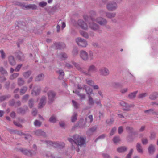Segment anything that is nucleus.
I'll return each mask as SVG.
<instances>
[{
  "instance_id": "obj_27",
  "label": "nucleus",
  "mask_w": 158,
  "mask_h": 158,
  "mask_svg": "<svg viewBox=\"0 0 158 158\" xmlns=\"http://www.w3.org/2000/svg\"><path fill=\"white\" fill-rule=\"evenodd\" d=\"M75 93L80 97L81 99L82 100L85 99V94H80L77 91H75Z\"/></svg>"
},
{
  "instance_id": "obj_39",
  "label": "nucleus",
  "mask_w": 158,
  "mask_h": 158,
  "mask_svg": "<svg viewBox=\"0 0 158 158\" xmlns=\"http://www.w3.org/2000/svg\"><path fill=\"white\" fill-rule=\"evenodd\" d=\"M34 124L35 126L40 127L41 124V123L36 120L34 122Z\"/></svg>"
},
{
  "instance_id": "obj_26",
  "label": "nucleus",
  "mask_w": 158,
  "mask_h": 158,
  "mask_svg": "<svg viewBox=\"0 0 158 158\" xmlns=\"http://www.w3.org/2000/svg\"><path fill=\"white\" fill-rule=\"evenodd\" d=\"M35 133L38 135H44L45 133L40 129L36 131Z\"/></svg>"
},
{
  "instance_id": "obj_22",
  "label": "nucleus",
  "mask_w": 158,
  "mask_h": 158,
  "mask_svg": "<svg viewBox=\"0 0 158 158\" xmlns=\"http://www.w3.org/2000/svg\"><path fill=\"white\" fill-rule=\"evenodd\" d=\"M158 97V94L157 92H155L151 95L150 96V98L154 100L156 99Z\"/></svg>"
},
{
  "instance_id": "obj_56",
  "label": "nucleus",
  "mask_w": 158,
  "mask_h": 158,
  "mask_svg": "<svg viewBox=\"0 0 158 158\" xmlns=\"http://www.w3.org/2000/svg\"><path fill=\"white\" fill-rule=\"evenodd\" d=\"M102 156L104 158H110V156L107 154L103 153L102 154Z\"/></svg>"
},
{
  "instance_id": "obj_7",
  "label": "nucleus",
  "mask_w": 158,
  "mask_h": 158,
  "mask_svg": "<svg viewBox=\"0 0 158 158\" xmlns=\"http://www.w3.org/2000/svg\"><path fill=\"white\" fill-rule=\"evenodd\" d=\"M97 69L96 67L94 65H91L88 68V72L87 73H85L86 75H90L91 73H93L97 71Z\"/></svg>"
},
{
  "instance_id": "obj_4",
  "label": "nucleus",
  "mask_w": 158,
  "mask_h": 158,
  "mask_svg": "<svg viewBox=\"0 0 158 158\" xmlns=\"http://www.w3.org/2000/svg\"><path fill=\"white\" fill-rule=\"evenodd\" d=\"M76 41L78 45L81 47H86L87 45V41L81 38H77L76 40Z\"/></svg>"
},
{
  "instance_id": "obj_25",
  "label": "nucleus",
  "mask_w": 158,
  "mask_h": 158,
  "mask_svg": "<svg viewBox=\"0 0 158 158\" xmlns=\"http://www.w3.org/2000/svg\"><path fill=\"white\" fill-rule=\"evenodd\" d=\"M24 81L22 78H19L18 79V84L19 86L22 85L24 83Z\"/></svg>"
},
{
  "instance_id": "obj_1",
  "label": "nucleus",
  "mask_w": 158,
  "mask_h": 158,
  "mask_svg": "<svg viewBox=\"0 0 158 158\" xmlns=\"http://www.w3.org/2000/svg\"><path fill=\"white\" fill-rule=\"evenodd\" d=\"M96 14L93 12V14L89 19V27L92 30L99 32L98 26L94 22L95 21L101 25H105L107 23V21L105 19L102 17H98L95 20Z\"/></svg>"
},
{
  "instance_id": "obj_45",
  "label": "nucleus",
  "mask_w": 158,
  "mask_h": 158,
  "mask_svg": "<svg viewBox=\"0 0 158 158\" xmlns=\"http://www.w3.org/2000/svg\"><path fill=\"white\" fill-rule=\"evenodd\" d=\"M133 152V149H131L130 150L129 154L128 155H127V156L126 158H130L131 156V155L132 154Z\"/></svg>"
},
{
  "instance_id": "obj_11",
  "label": "nucleus",
  "mask_w": 158,
  "mask_h": 158,
  "mask_svg": "<svg viewBox=\"0 0 158 158\" xmlns=\"http://www.w3.org/2000/svg\"><path fill=\"white\" fill-rule=\"evenodd\" d=\"M107 7L109 10H113L116 8L117 5L115 3L110 2L107 4Z\"/></svg>"
},
{
  "instance_id": "obj_52",
  "label": "nucleus",
  "mask_w": 158,
  "mask_h": 158,
  "mask_svg": "<svg viewBox=\"0 0 158 158\" xmlns=\"http://www.w3.org/2000/svg\"><path fill=\"white\" fill-rule=\"evenodd\" d=\"M123 128L122 127H119L118 129V133L119 134H120L123 132Z\"/></svg>"
},
{
  "instance_id": "obj_32",
  "label": "nucleus",
  "mask_w": 158,
  "mask_h": 158,
  "mask_svg": "<svg viewBox=\"0 0 158 158\" xmlns=\"http://www.w3.org/2000/svg\"><path fill=\"white\" fill-rule=\"evenodd\" d=\"M31 73L30 71H28L27 72L24 73L23 74V76L26 78H27L31 74Z\"/></svg>"
},
{
  "instance_id": "obj_38",
  "label": "nucleus",
  "mask_w": 158,
  "mask_h": 158,
  "mask_svg": "<svg viewBox=\"0 0 158 158\" xmlns=\"http://www.w3.org/2000/svg\"><path fill=\"white\" fill-rule=\"evenodd\" d=\"M19 74L18 73H14L10 76V78L11 79H14L16 78L19 76Z\"/></svg>"
},
{
  "instance_id": "obj_37",
  "label": "nucleus",
  "mask_w": 158,
  "mask_h": 158,
  "mask_svg": "<svg viewBox=\"0 0 158 158\" xmlns=\"http://www.w3.org/2000/svg\"><path fill=\"white\" fill-rule=\"evenodd\" d=\"M27 88L25 87H23L20 91V94H24L27 90Z\"/></svg>"
},
{
  "instance_id": "obj_23",
  "label": "nucleus",
  "mask_w": 158,
  "mask_h": 158,
  "mask_svg": "<svg viewBox=\"0 0 158 158\" xmlns=\"http://www.w3.org/2000/svg\"><path fill=\"white\" fill-rule=\"evenodd\" d=\"M137 150L138 152L140 153H142L143 151L141 146L140 144L138 143L136 145Z\"/></svg>"
},
{
  "instance_id": "obj_42",
  "label": "nucleus",
  "mask_w": 158,
  "mask_h": 158,
  "mask_svg": "<svg viewBox=\"0 0 158 158\" xmlns=\"http://www.w3.org/2000/svg\"><path fill=\"white\" fill-rule=\"evenodd\" d=\"M47 4V3L44 2H40L39 3V5L41 7H44L46 6Z\"/></svg>"
},
{
  "instance_id": "obj_46",
  "label": "nucleus",
  "mask_w": 158,
  "mask_h": 158,
  "mask_svg": "<svg viewBox=\"0 0 158 158\" xmlns=\"http://www.w3.org/2000/svg\"><path fill=\"white\" fill-rule=\"evenodd\" d=\"M116 129L115 127L113 128L110 133V135H113L115 133V132L116 131Z\"/></svg>"
},
{
  "instance_id": "obj_53",
  "label": "nucleus",
  "mask_w": 158,
  "mask_h": 158,
  "mask_svg": "<svg viewBox=\"0 0 158 158\" xmlns=\"http://www.w3.org/2000/svg\"><path fill=\"white\" fill-rule=\"evenodd\" d=\"M145 113H148L150 114H153V110L152 109H150L148 110H145L144 111Z\"/></svg>"
},
{
  "instance_id": "obj_47",
  "label": "nucleus",
  "mask_w": 158,
  "mask_h": 158,
  "mask_svg": "<svg viewBox=\"0 0 158 158\" xmlns=\"http://www.w3.org/2000/svg\"><path fill=\"white\" fill-rule=\"evenodd\" d=\"M126 130L128 132L131 133L133 129L132 127H126Z\"/></svg>"
},
{
  "instance_id": "obj_5",
  "label": "nucleus",
  "mask_w": 158,
  "mask_h": 158,
  "mask_svg": "<svg viewBox=\"0 0 158 158\" xmlns=\"http://www.w3.org/2000/svg\"><path fill=\"white\" fill-rule=\"evenodd\" d=\"M44 143H45L47 144L48 146L52 145L55 148L59 147L60 148H61V146L64 147V144L63 143H61L60 145L59 143L56 142L53 143L52 142L49 141H45Z\"/></svg>"
},
{
  "instance_id": "obj_55",
  "label": "nucleus",
  "mask_w": 158,
  "mask_h": 158,
  "mask_svg": "<svg viewBox=\"0 0 158 158\" xmlns=\"http://www.w3.org/2000/svg\"><path fill=\"white\" fill-rule=\"evenodd\" d=\"M105 136V135L104 134H103L101 136H99L96 140L95 141L96 142L97 140L100 139H103Z\"/></svg>"
},
{
  "instance_id": "obj_43",
  "label": "nucleus",
  "mask_w": 158,
  "mask_h": 158,
  "mask_svg": "<svg viewBox=\"0 0 158 158\" xmlns=\"http://www.w3.org/2000/svg\"><path fill=\"white\" fill-rule=\"evenodd\" d=\"M0 73H1L2 74H5L7 73V71L4 69L2 67L0 68Z\"/></svg>"
},
{
  "instance_id": "obj_12",
  "label": "nucleus",
  "mask_w": 158,
  "mask_h": 158,
  "mask_svg": "<svg viewBox=\"0 0 158 158\" xmlns=\"http://www.w3.org/2000/svg\"><path fill=\"white\" fill-rule=\"evenodd\" d=\"M120 104L122 106L124 107L123 108V109L126 110H129L130 107L134 106V105H128L127 103H125L123 101L120 102Z\"/></svg>"
},
{
  "instance_id": "obj_24",
  "label": "nucleus",
  "mask_w": 158,
  "mask_h": 158,
  "mask_svg": "<svg viewBox=\"0 0 158 158\" xmlns=\"http://www.w3.org/2000/svg\"><path fill=\"white\" fill-rule=\"evenodd\" d=\"M80 33L81 35L82 36L86 38H88L89 37L88 35L87 32L81 31H80Z\"/></svg>"
},
{
  "instance_id": "obj_19",
  "label": "nucleus",
  "mask_w": 158,
  "mask_h": 158,
  "mask_svg": "<svg viewBox=\"0 0 158 158\" xmlns=\"http://www.w3.org/2000/svg\"><path fill=\"white\" fill-rule=\"evenodd\" d=\"M148 152L150 154H153L154 153L155 148L154 146L152 145H150L148 148Z\"/></svg>"
},
{
  "instance_id": "obj_10",
  "label": "nucleus",
  "mask_w": 158,
  "mask_h": 158,
  "mask_svg": "<svg viewBox=\"0 0 158 158\" xmlns=\"http://www.w3.org/2000/svg\"><path fill=\"white\" fill-rule=\"evenodd\" d=\"M99 72L101 75L104 76H107L109 74V71L108 69L105 67L100 69L99 70Z\"/></svg>"
},
{
  "instance_id": "obj_60",
  "label": "nucleus",
  "mask_w": 158,
  "mask_h": 158,
  "mask_svg": "<svg viewBox=\"0 0 158 158\" xmlns=\"http://www.w3.org/2000/svg\"><path fill=\"white\" fill-rule=\"evenodd\" d=\"M28 97H29L28 95H25L23 98V101L27 100L28 99Z\"/></svg>"
},
{
  "instance_id": "obj_49",
  "label": "nucleus",
  "mask_w": 158,
  "mask_h": 158,
  "mask_svg": "<svg viewBox=\"0 0 158 158\" xmlns=\"http://www.w3.org/2000/svg\"><path fill=\"white\" fill-rule=\"evenodd\" d=\"M0 52L1 53V56L2 58H5V54L3 50H1Z\"/></svg>"
},
{
  "instance_id": "obj_40",
  "label": "nucleus",
  "mask_w": 158,
  "mask_h": 158,
  "mask_svg": "<svg viewBox=\"0 0 158 158\" xmlns=\"http://www.w3.org/2000/svg\"><path fill=\"white\" fill-rule=\"evenodd\" d=\"M120 141L119 138L118 137H114L113 139V141L114 143H117Z\"/></svg>"
},
{
  "instance_id": "obj_54",
  "label": "nucleus",
  "mask_w": 158,
  "mask_h": 158,
  "mask_svg": "<svg viewBox=\"0 0 158 158\" xmlns=\"http://www.w3.org/2000/svg\"><path fill=\"white\" fill-rule=\"evenodd\" d=\"M142 143L143 144H146L148 143V140L146 139H143L142 140Z\"/></svg>"
},
{
  "instance_id": "obj_8",
  "label": "nucleus",
  "mask_w": 158,
  "mask_h": 158,
  "mask_svg": "<svg viewBox=\"0 0 158 158\" xmlns=\"http://www.w3.org/2000/svg\"><path fill=\"white\" fill-rule=\"evenodd\" d=\"M78 24L82 29L87 30L88 28V26L86 23L81 20H79L78 21Z\"/></svg>"
},
{
  "instance_id": "obj_30",
  "label": "nucleus",
  "mask_w": 158,
  "mask_h": 158,
  "mask_svg": "<svg viewBox=\"0 0 158 158\" xmlns=\"http://www.w3.org/2000/svg\"><path fill=\"white\" fill-rule=\"evenodd\" d=\"M59 56L60 59L63 60H65L67 57V56L65 53H62Z\"/></svg>"
},
{
  "instance_id": "obj_51",
  "label": "nucleus",
  "mask_w": 158,
  "mask_h": 158,
  "mask_svg": "<svg viewBox=\"0 0 158 158\" xmlns=\"http://www.w3.org/2000/svg\"><path fill=\"white\" fill-rule=\"evenodd\" d=\"M147 95V94L146 93H143L140 94L139 95V98H142L145 96H146Z\"/></svg>"
},
{
  "instance_id": "obj_58",
  "label": "nucleus",
  "mask_w": 158,
  "mask_h": 158,
  "mask_svg": "<svg viewBox=\"0 0 158 158\" xmlns=\"http://www.w3.org/2000/svg\"><path fill=\"white\" fill-rule=\"evenodd\" d=\"M73 64L74 66H75L77 69L79 70V69L80 68L79 65L78 64L74 62H73Z\"/></svg>"
},
{
  "instance_id": "obj_64",
  "label": "nucleus",
  "mask_w": 158,
  "mask_h": 158,
  "mask_svg": "<svg viewBox=\"0 0 158 158\" xmlns=\"http://www.w3.org/2000/svg\"><path fill=\"white\" fill-rule=\"evenodd\" d=\"M155 134L154 133H152L151 134V136H150V138L151 139H154L155 137Z\"/></svg>"
},
{
  "instance_id": "obj_33",
  "label": "nucleus",
  "mask_w": 158,
  "mask_h": 158,
  "mask_svg": "<svg viewBox=\"0 0 158 158\" xmlns=\"http://www.w3.org/2000/svg\"><path fill=\"white\" fill-rule=\"evenodd\" d=\"M77 114L76 113H73V116L71 117V121L72 122H73L77 120Z\"/></svg>"
},
{
  "instance_id": "obj_9",
  "label": "nucleus",
  "mask_w": 158,
  "mask_h": 158,
  "mask_svg": "<svg viewBox=\"0 0 158 158\" xmlns=\"http://www.w3.org/2000/svg\"><path fill=\"white\" fill-rule=\"evenodd\" d=\"M48 99L50 102L52 101L55 98L56 93L53 91H50L47 93Z\"/></svg>"
},
{
  "instance_id": "obj_16",
  "label": "nucleus",
  "mask_w": 158,
  "mask_h": 158,
  "mask_svg": "<svg viewBox=\"0 0 158 158\" xmlns=\"http://www.w3.org/2000/svg\"><path fill=\"white\" fill-rule=\"evenodd\" d=\"M127 150V148L125 146H121L118 148L117 149V151L119 153L125 152Z\"/></svg>"
},
{
  "instance_id": "obj_13",
  "label": "nucleus",
  "mask_w": 158,
  "mask_h": 158,
  "mask_svg": "<svg viewBox=\"0 0 158 158\" xmlns=\"http://www.w3.org/2000/svg\"><path fill=\"white\" fill-rule=\"evenodd\" d=\"M15 56L19 60H24V57L22 53L20 51H18L15 53Z\"/></svg>"
},
{
  "instance_id": "obj_17",
  "label": "nucleus",
  "mask_w": 158,
  "mask_h": 158,
  "mask_svg": "<svg viewBox=\"0 0 158 158\" xmlns=\"http://www.w3.org/2000/svg\"><path fill=\"white\" fill-rule=\"evenodd\" d=\"M8 60L11 65L13 66L16 63L14 58L13 56H9L8 58Z\"/></svg>"
},
{
  "instance_id": "obj_61",
  "label": "nucleus",
  "mask_w": 158,
  "mask_h": 158,
  "mask_svg": "<svg viewBox=\"0 0 158 158\" xmlns=\"http://www.w3.org/2000/svg\"><path fill=\"white\" fill-rule=\"evenodd\" d=\"M37 114V110L36 109H33L32 111V114L34 116H35Z\"/></svg>"
},
{
  "instance_id": "obj_18",
  "label": "nucleus",
  "mask_w": 158,
  "mask_h": 158,
  "mask_svg": "<svg viewBox=\"0 0 158 158\" xmlns=\"http://www.w3.org/2000/svg\"><path fill=\"white\" fill-rule=\"evenodd\" d=\"M21 151L23 154L26 155L31 156L32 155V153L31 152V151L27 150L26 149H21Z\"/></svg>"
},
{
  "instance_id": "obj_62",
  "label": "nucleus",
  "mask_w": 158,
  "mask_h": 158,
  "mask_svg": "<svg viewBox=\"0 0 158 158\" xmlns=\"http://www.w3.org/2000/svg\"><path fill=\"white\" fill-rule=\"evenodd\" d=\"M58 44V46L57 47V48H59V49H61V48H62V47L60 46L61 45H64L63 44H61V43H58V44Z\"/></svg>"
},
{
  "instance_id": "obj_50",
  "label": "nucleus",
  "mask_w": 158,
  "mask_h": 158,
  "mask_svg": "<svg viewBox=\"0 0 158 158\" xmlns=\"http://www.w3.org/2000/svg\"><path fill=\"white\" fill-rule=\"evenodd\" d=\"M97 128L95 127H93L89 129V131L90 132H94L96 130Z\"/></svg>"
},
{
  "instance_id": "obj_21",
  "label": "nucleus",
  "mask_w": 158,
  "mask_h": 158,
  "mask_svg": "<svg viewBox=\"0 0 158 158\" xmlns=\"http://www.w3.org/2000/svg\"><path fill=\"white\" fill-rule=\"evenodd\" d=\"M44 75L41 74L38 75L35 78L36 81H39L42 80L44 78Z\"/></svg>"
},
{
  "instance_id": "obj_31",
  "label": "nucleus",
  "mask_w": 158,
  "mask_h": 158,
  "mask_svg": "<svg viewBox=\"0 0 158 158\" xmlns=\"http://www.w3.org/2000/svg\"><path fill=\"white\" fill-rule=\"evenodd\" d=\"M59 74V78L60 79H62L63 78V77L64 75V73L62 70H60L58 72Z\"/></svg>"
},
{
  "instance_id": "obj_59",
  "label": "nucleus",
  "mask_w": 158,
  "mask_h": 158,
  "mask_svg": "<svg viewBox=\"0 0 158 158\" xmlns=\"http://www.w3.org/2000/svg\"><path fill=\"white\" fill-rule=\"evenodd\" d=\"M18 112L22 114H24L25 113V110L20 108L19 109Z\"/></svg>"
},
{
  "instance_id": "obj_2",
  "label": "nucleus",
  "mask_w": 158,
  "mask_h": 158,
  "mask_svg": "<svg viewBox=\"0 0 158 158\" xmlns=\"http://www.w3.org/2000/svg\"><path fill=\"white\" fill-rule=\"evenodd\" d=\"M73 138V139L71 138L68 139V140L72 144L73 148L75 146H81L85 143V140L84 138L78 135H75Z\"/></svg>"
},
{
  "instance_id": "obj_63",
  "label": "nucleus",
  "mask_w": 158,
  "mask_h": 158,
  "mask_svg": "<svg viewBox=\"0 0 158 158\" xmlns=\"http://www.w3.org/2000/svg\"><path fill=\"white\" fill-rule=\"evenodd\" d=\"M92 87L94 89H99V87L97 85H93Z\"/></svg>"
},
{
  "instance_id": "obj_28",
  "label": "nucleus",
  "mask_w": 158,
  "mask_h": 158,
  "mask_svg": "<svg viewBox=\"0 0 158 158\" xmlns=\"http://www.w3.org/2000/svg\"><path fill=\"white\" fill-rule=\"evenodd\" d=\"M115 14L114 13H107L106 14V16L109 18H111L113 17H114L115 16Z\"/></svg>"
},
{
  "instance_id": "obj_41",
  "label": "nucleus",
  "mask_w": 158,
  "mask_h": 158,
  "mask_svg": "<svg viewBox=\"0 0 158 158\" xmlns=\"http://www.w3.org/2000/svg\"><path fill=\"white\" fill-rule=\"evenodd\" d=\"M22 66V64L18 65L16 67V68L15 69V71L17 72L19 71Z\"/></svg>"
},
{
  "instance_id": "obj_34",
  "label": "nucleus",
  "mask_w": 158,
  "mask_h": 158,
  "mask_svg": "<svg viewBox=\"0 0 158 158\" xmlns=\"http://www.w3.org/2000/svg\"><path fill=\"white\" fill-rule=\"evenodd\" d=\"M86 82L87 84L91 86H92L94 84V81L91 80L87 79L86 80Z\"/></svg>"
},
{
  "instance_id": "obj_44",
  "label": "nucleus",
  "mask_w": 158,
  "mask_h": 158,
  "mask_svg": "<svg viewBox=\"0 0 158 158\" xmlns=\"http://www.w3.org/2000/svg\"><path fill=\"white\" fill-rule=\"evenodd\" d=\"M33 101L32 99H30L29 100V106L31 108L33 107Z\"/></svg>"
},
{
  "instance_id": "obj_15",
  "label": "nucleus",
  "mask_w": 158,
  "mask_h": 158,
  "mask_svg": "<svg viewBox=\"0 0 158 158\" xmlns=\"http://www.w3.org/2000/svg\"><path fill=\"white\" fill-rule=\"evenodd\" d=\"M46 97L45 96L43 97L40 99L39 105V108H41L45 105V103Z\"/></svg>"
},
{
  "instance_id": "obj_3",
  "label": "nucleus",
  "mask_w": 158,
  "mask_h": 158,
  "mask_svg": "<svg viewBox=\"0 0 158 158\" xmlns=\"http://www.w3.org/2000/svg\"><path fill=\"white\" fill-rule=\"evenodd\" d=\"M77 87L79 89H81L82 88L85 89L86 94L88 95L89 104L91 106L94 105V102L92 97L90 95L91 94H93V90L89 86L85 85H83L82 87L81 86H80L79 85H78Z\"/></svg>"
},
{
  "instance_id": "obj_48",
  "label": "nucleus",
  "mask_w": 158,
  "mask_h": 158,
  "mask_svg": "<svg viewBox=\"0 0 158 158\" xmlns=\"http://www.w3.org/2000/svg\"><path fill=\"white\" fill-rule=\"evenodd\" d=\"M72 102L74 107L76 108H77L78 107V104H77V103L73 100L72 101Z\"/></svg>"
},
{
  "instance_id": "obj_14",
  "label": "nucleus",
  "mask_w": 158,
  "mask_h": 158,
  "mask_svg": "<svg viewBox=\"0 0 158 158\" xmlns=\"http://www.w3.org/2000/svg\"><path fill=\"white\" fill-rule=\"evenodd\" d=\"M40 88L39 87H34V90L32 91L31 94L33 96H36L38 94L40 91Z\"/></svg>"
},
{
  "instance_id": "obj_57",
  "label": "nucleus",
  "mask_w": 158,
  "mask_h": 158,
  "mask_svg": "<svg viewBox=\"0 0 158 158\" xmlns=\"http://www.w3.org/2000/svg\"><path fill=\"white\" fill-rule=\"evenodd\" d=\"M120 86L119 84L117 83H115L113 84V86L115 88H117L119 87Z\"/></svg>"
},
{
  "instance_id": "obj_35",
  "label": "nucleus",
  "mask_w": 158,
  "mask_h": 158,
  "mask_svg": "<svg viewBox=\"0 0 158 158\" xmlns=\"http://www.w3.org/2000/svg\"><path fill=\"white\" fill-rule=\"evenodd\" d=\"M137 92L138 91H136L131 93L129 95V97L131 99L134 98L136 94L137 93Z\"/></svg>"
},
{
  "instance_id": "obj_36",
  "label": "nucleus",
  "mask_w": 158,
  "mask_h": 158,
  "mask_svg": "<svg viewBox=\"0 0 158 158\" xmlns=\"http://www.w3.org/2000/svg\"><path fill=\"white\" fill-rule=\"evenodd\" d=\"M93 58L94 55L93 52L92 51H89V53L88 59L91 60L93 59Z\"/></svg>"
},
{
  "instance_id": "obj_6",
  "label": "nucleus",
  "mask_w": 158,
  "mask_h": 158,
  "mask_svg": "<svg viewBox=\"0 0 158 158\" xmlns=\"http://www.w3.org/2000/svg\"><path fill=\"white\" fill-rule=\"evenodd\" d=\"M80 56L81 58L85 61H87L88 60V53L83 50L80 52Z\"/></svg>"
},
{
  "instance_id": "obj_29",
  "label": "nucleus",
  "mask_w": 158,
  "mask_h": 158,
  "mask_svg": "<svg viewBox=\"0 0 158 158\" xmlns=\"http://www.w3.org/2000/svg\"><path fill=\"white\" fill-rule=\"evenodd\" d=\"M56 121V117L53 115H52L49 119V121L52 123H55Z\"/></svg>"
},
{
  "instance_id": "obj_20",
  "label": "nucleus",
  "mask_w": 158,
  "mask_h": 158,
  "mask_svg": "<svg viewBox=\"0 0 158 158\" xmlns=\"http://www.w3.org/2000/svg\"><path fill=\"white\" fill-rule=\"evenodd\" d=\"M26 9H35L37 8V6L34 4H29L23 6Z\"/></svg>"
}]
</instances>
